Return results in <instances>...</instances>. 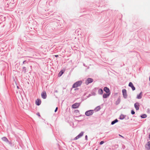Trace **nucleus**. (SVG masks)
Instances as JSON below:
<instances>
[{
    "instance_id": "nucleus-1",
    "label": "nucleus",
    "mask_w": 150,
    "mask_h": 150,
    "mask_svg": "<svg viewBox=\"0 0 150 150\" xmlns=\"http://www.w3.org/2000/svg\"><path fill=\"white\" fill-rule=\"evenodd\" d=\"M82 83L81 81H77L75 82L73 85V88H76L80 86Z\"/></svg>"
},
{
    "instance_id": "nucleus-2",
    "label": "nucleus",
    "mask_w": 150,
    "mask_h": 150,
    "mask_svg": "<svg viewBox=\"0 0 150 150\" xmlns=\"http://www.w3.org/2000/svg\"><path fill=\"white\" fill-rule=\"evenodd\" d=\"M74 118H78V120L81 121L84 118V116L81 115H79V116L75 115L74 116Z\"/></svg>"
},
{
    "instance_id": "nucleus-3",
    "label": "nucleus",
    "mask_w": 150,
    "mask_h": 150,
    "mask_svg": "<svg viewBox=\"0 0 150 150\" xmlns=\"http://www.w3.org/2000/svg\"><path fill=\"white\" fill-rule=\"evenodd\" d=\"M84 132H81L77 136H76L74 139V140H76L79 138L81 137L82 136H83Z\"/></svg>"
},
{
    "instance_id": "nucleus-4",
    "label": "nucleus",
    "mask_w": 150,
    "mask_h": 150,
    "mask_svg": "<svg viewBox=\"0 0 150 150\" xmlns=\"http://www.w3.org/2000/svg\"><path fill=\"white\" fill-rule=\"evenodd\" d=\"M93 79L91 78H88L87 79L85 82V83L86 85H88L89 83H92L93 81Z\"/></svg>"
},
{
    "instance_id": "nucleus-5",
    "label": "nucleus",
    "mask_w": 150,
    "mask_h": 150,
    "mask_svg": "<svg viewBox=\"0 0 150 150\" xmlns=\"http://www.w3.org/2000/svg\"><path fill=\"white\" fill-rule=\"evenodd\" d=\"M80 105V103H76L72 105V107L73 108H78Z\"/></svg>"
},
{
    "instance_id": "nucleus-6",
    "label": "nucleus",
    "mask_w": 150,
    "mask_h": 150,
    "mask_svg": "<svg viewBox=\"0 0 150 150\" xmlns=\"http://www.w3.org/2000/svg\"><path fill=\"white\" fill-rule=\"evenodd\" d=\"M122 93L124 97L125 98H127V93L126 90V89H123L122 91Z\"/></svg>"
},
{
    "instance_id": "nucleus-7",
    "label": "nucleus",
    "mask_w": 150,
    "mask_h": 150,
    "mask_svg": "<svg viewBox=\"0 0 150 150\" xmlns=\"http://www.w3.org/2000/svg\"><path fill=\"white\" fill-rule=\"evenodd\" d=\"M42 97L43 99H45L47 97V94L45 91H43L41 94Z\"/></svg>"
},
{
    "instance_id": "nucleus-8",
    "label": "nucleus",
    "mask_w": 150,
    "mask_h": 150,
    "mask_svg": "<svg viewBox=\"0 0 150 150\" xmlns=\"http://www.w3.org/2000/svg\"><path fill=\"white\" fill-rule=\"evenodd\" d=\"M41 101L39 99H38L35 101V103L36 105H39L41 103Z\"/></svg>"
},
{
    "instance_id": "nucleus-9",
    "label": "nucleus",
    "mask_w": 150,
    "mask_h": 150,
    "mask_svg": "<svg viewBox=\"0 0 150 150\" xmlns=\"http://www.w3.org/2000/svg\"><path fill=\"white\" fill-rule=\"evenodd\" d=\"M145 147L147 150L150 149V141H149L147 142V144H146Z\"/></svg>"
},
{
    "instance_id": "nucleus-10",
    "label": "nucleus",
    "mask_w": 150,
    "mask_h": 150,
    "mask_svg": "<svg viewBox=\"0 0 150 150\" xmlns=\"http://www.w3.org/2000/svg\"><path fill=\"white\" fill-rule=\"evenodd\" d=\"M104 91L107 93L110 94V90L108 87H105L104 88Z\"/></svg>"
},
{
    "instance_id": "nucleus-11",
    "label": "nucleus",
    "mask_w": 150,
    "mask_h": 150,
    "mask_svg": "<svg viewBox=\"0 0 150 150\" xmlns=\"http://www.w3.org/2000/svg\"><path fill=\"white\" fill-rule=\"evenodd\" d=\"M129 86L130 87L132 88L133 91H134V90H135V88L133 84H132V82H130L129 83Z\"/></svg>"
},
{
    "instance_id": "nucleus-12",
    "label": "nucleus",
    "mask_w": 150,
    "mask_h": 150,
    "mask_svg": "<svg viewBox=\"0 0 150 150\" xmlns=\"http://www.w3.org/2000/svg\"><path fill=\"white\" fill-rule=\"evenodd\" d=\"M134 106L136 109L137 110L139 109V103H136L134 104Z\"/></svg>"
},
{
    "instance_id": "nucleus-13",
    "label": "nucleus",
    "mask_w": 150,
    "mask_h": 150,
    "mask_svg": "<svg viewBox=\"0 0 150 150\" xmlns=\"http://www.w3.org/2000/svg\"><path fill=\"white\" fill-rule=\"evenodd\" d=\"M2 139L6 142H9V141L7 138L6 137H4L2 138Z\"/></svg>"
},
{
    "instance_id": "nucleus-14",
    "label": "nucleus",
    "mask_w": 150,
    "mask_h": 150,
    "mask_svg": "<svg viewBox=\"0 0 150 150\" xmlns=\"http://www.w3.org/2000/svg\"><path fill=\"white\" fill-rule=\"evenodd\" d=\"M126 117V115H124L122 114H121L120 116L119 119L120 120H123L125 117Z\"/></svg>"
},
{
    "instance_id": "nucleus-15",
    "label": "nucleus",
    "mask_w": 150,
    "mask_h": 150,
    "mask_svg": "<svg viewBox=\"0 0 150 150\" xmlns=\"http://www.w3.org/2000/svg\"><path fill=\"white\" fill-rule=\"evenodd\" d=\"M142 93L141 92L139 94L137 95V98L139 99L141 98H142Z\"/></svg>"
},
{
    "instance_id": "nucleus-16",
    "label": "nucleus",
    "mask_w": 150,
    "mask_h": 150,
    "mask_svg": "<svg viewBox=\"0 0 150 150\" xmlns=\"http://www.w3.org/2000/svg\"><path fill=\"white\" fill-rule=\"evenodd\" d=\"M118 120L116 119H115V120L112 121L111 122V125H113L115 123L118 122Z\"/></svg>"
},
{
    "instance_id": "nucleus-17",
    "label": "nucleus",
    "mask_w": 150,
    "mask_h": 150,
    "mask_svg": "<svg viewBox=\"0 0 150 150\" xmlns=\"http://www.w3.org/2000/svg\"><path fill=\"white\" fill-rule=\"evenodd\" d=\"M110 93H104L103 95V97L104 98H107L110 95Z\"/></svg>"
},
{
    "instance_id": "nucleus-18",
    "label": "nucleus",
    "mask_w": 150,
    "mask_h": 150,
    "mask_svg": "<svg viewBox=\"0 0 150 150\" xmlns=\"http://www.w3.org/2000/svg\"><path fill=\"white\" fill-rule=\"evenodd\" d=\"M100 109V106H98L96 107L94 110L95 112H97Z\"/></svg>"
},
{
    "instance_id": "nucleus-19",
    "label": "nucleus",
    "mask_w": 150,
    "mask_h": 150,
    "mask_svg": "<svg viewBox=\"0 0 150 150\" xmlns=\"http://www.w3.org/2000/svg\"><path fill=\"white\" fill-rule=\"evenodd\" d=\"M64 71H63L62 70H61L59 73L58 74V76L59 77L61 76L64 73Z\"/></svg>"
},
{
    "instance_id": "nucleus-20",
    "label": "nucleus",
    "mask_w": 150,
    "mask_h": 150,
    "mask_svg": "<svg viewBox=\"0 0 150 150\" xmlns=\"http://www.w3.org/2000/svg\"><path fill=\"white\" fill-rule=\"evenodd\" d=\"M142 118H144L146 117L147 115L145 114H143L140 116Z\"/></svg>"
},
{
    "instance_id": "nucleus-21",
    "label": "nucleus",
    "mask_w": 150,
    "mask_h": 150,
    "mask_svg": "<svg viewBox=\"0 0 150 150\" xmlns=\"http://www.w3.org/2000/svg\"><path fill=\"white\" fill-rule=\"evenodd\" d=\"M120 98H118L117 99V100L116 102V105H118V104H119L120 103Z\"/></svg>"
},
{
    "instance_id": "nucleus-22",
    "label": "nucleus",
    "mask_w": 150,
    "mask_h": 150,
    "mask_svg": "<svg viewBox=\"0 0 150 150\" xmlns=\"http://www.w3.org/2000/svg\"><path fill=\"white\" fill-rule=\"evenodd\" d=\"M98 92L100 94H102L103 93V90L101 89H100L98 90Z\"/></svg>"
},
{
    "instance_id": "nucleus-23",
    "label": "nucleus",
    "mask_w": 150,
    "mask_h": 150,
    "mask_svg": "<svg viewBox=\"0 0 150 150\" xmlns=\"http://www.w3.org/2000/svg\"><path fill=\"white\" fill-rule=\"evenodd\" d=\"M93 113H85V114L87 116L92 115Z\"/></svg>"
},
{
    "instance_id": "nucleus-24",
    "label": "nucleus",
    "mask_w": 150,
    "mask_h": 150,
    "mask_svg": "<svg viewBox=\"0 0 150 150\" xmlns=\"http://www.w3.org/2000/svg\"><path fill=\"white\" fill-rule=\"evenodd\" d=\"M104 142L103 141H101L100 142L99 144L100 145H102L104 143Z\"/></svg>"
},
{
    "instance_id": "nucleus-25",
    "label": "nucleus",
    "mask_w": 150,
    "mask_h": 150,
    "mask_svg": "<svg viewBox=\"0 0 150 150\" xmlns=\"http://www.w3.org/2000/svg\"><path fill=\"white\" fill-rule=\"evenodd\" d=\"M85 139L86 140H88V137L87 135H86L85 136Z\"/></svg>"
},
{
    "instance_id": "nucleus-26",
    "label": "nucleus",
    "mask_w": 150,
    "mask_h": 150,
    "mask_svg": "<svg viewBox=\"0 0 150 150\" xmlns=\"http://www.w3.org/2000/svg\"><path fill=\"white\" fill-rule=\"evenodd\" d=\"M119 136H120V137H122L123 139L125 138V137L123 136H122V135H121L120 134H119Z\"/></svg>"
},
{
    "instance_id": "nucleus-27",
    "label": "nucleus",
    "mask_w": 150,
    "mask_h": 150,
    "mask_svg": "<svg viewBox=\"0 0 150 150\" xmlns=\"http://www.w3.org/2000/svg\"><path fill=\"white\" fill-rule=\"evenodd\" d=\"M90 111H93V110H91L86 111V113L88 112H90Z\"/></svg>"
},
{
    "instance_id": "nucleus-28",
    "label": "nucleus",
    "mask_w": 150,
    "mask_h": 150,
    "mask_svg": "<svg viewBox=\"0 0 150 150\" xmlns=\"http://www.w3.org/2000/svg\"><path fill=\"white\" fill-rule=\"evenodd\" d=\"M36 114H37V115L38 116H39V117L40 116V113H37Z\"/></svg>"
},
{
    "instance_id": "nucleus-29",
    "label": "nucleus",
    "mask_w": 150,
    "mask_h": 150,
    "mask_svg": "<svg viewBox=\"0 0 150 150\" xmlns=\"http://www.w3.org/2000/svg\"><path fill=\"white\" fill-rule=\"evenodd\" d=\"M57 109H58V108L57 107L56 108V109L54 111L55 112H57Z\"/></svg>"
},
{
    "instance_id": "nucleus-30",
    "label": "nucleus",
    "mask_w": 150,
    "mask_h": 150,
    "mask_svg": "<svg viewBox=\"0 0 150 150\" xmlns=\"http://www.w3.org/2000/svg\"><path fill=\"white\" fill-rule=\"evenodd\" d=\"M55 56L56 57H58V55H55Z\"/></svg>"
},
{
    "instance_id": "nucleus-31",
    "label": "nucleus",
    "mask_w": 150,
    "mask_h": 150,
    "mask_svg": "<svg viewBox=\"0 0 150 150\" xmlns=\"http://www.w3.org/2000/svg\"><path fill=\"white\" fill-rule=\"evenodd\" d=\"M131 112H134V111L133 110H132L131 111Z\"/></svg>"
},
{
    "instance_id": "nucleus-32",
    "label": "nucleus",
    "mask_w": 150,
    "mask_h": 150,
    "mask_svg": "<svg viewBox=\"0 0 150 150\" xmlns=\"http://www.w3.org/2000/svg\"><path fill=\"white\" fill-rule=\"evenodd\" d=\"M8 143H9V144H11V142H9H9H8Z\"/></svg>"
},
{
    "instance_id": "nucleus-33",
    "label": "nucleus",
    "mask_w": 150,
    "mask_h": 150,
    "mask_svg": "<svg viewBox=\"0 0 150 150\" xmlns=\"http://www.w3.org/2000/svg\"><path fill=\"white\" fill-rule=\"evenodd\" d=\"M135 113H131L132 115H134Z\"/></svg>"
},
{
    "instance_id": "nucleus-34",
    "label": "nucleus",
    "mask_w": 150,
    "mask_h": 150,
    "mask_svg": "<svg viewBox=\"0 0 150 150\" xmlns=\"http://www.w3.org/2000/svg\"><path fill=\"white\" fill-rule=\"evenodd\" d=\"M17 88L18 89L19 88V87H18V86H17Z\"/></svg>"
},
{
    "instance_id": "nucleus-35",
    "label": "nucleus",
    "mask_w": 150,
    "mask_h": 150,
    "mask_svg": "<svg viewBox=\"0 0 150 150\" xmlns=\"http://www.w3.org/2000/svg\"><path fill=\"white\" fill-rule=\"evenodd\" d=\"M149 81H150V76L149 77Z\"/></svg>"
},
{
    "instance_id": "nucleus-36",
    "label": "nucleus",
    "mask_w": 150,
    "mask_h": 150,
    "mask_svg": "<svg viewBox=\"0 0 150 150\" xmlns=\"http://www.w3.org/2000/svg\"><path fill=\"white\" fill-rule=\"evenodd\" d=\"M76 111H78V110H76Z\"/></svg>"
},
{
    "instance_id": "nucleus-37",
    "label": "nucleus",
    "mask_w": 150,
    "mask_h": 150,
    "mask_svg": "<svg viewBox=\"0 0 150 150\" xmlns=\"http://www.w3.org/2000/svg\"><path fill=\"white\" fill-rule=\"evenodd\" d=\"M56 92H57V91H56Z\"/></svg>"
},
{
    "instance_id": "nucleus-38",
    "label": "nucleus",
    "mask_w": 150,
    "mask_h": 150,
    "mask_svg": "<svg viewBox=\"0 0 150 150\" xmlns=\"http://www.w3.org/2000/svg\"><path fill=\"white\" fill-rule=\"evenodd\" d=\"M96 150H98V149H97Z\"/></svg>"
}]
</instances>
